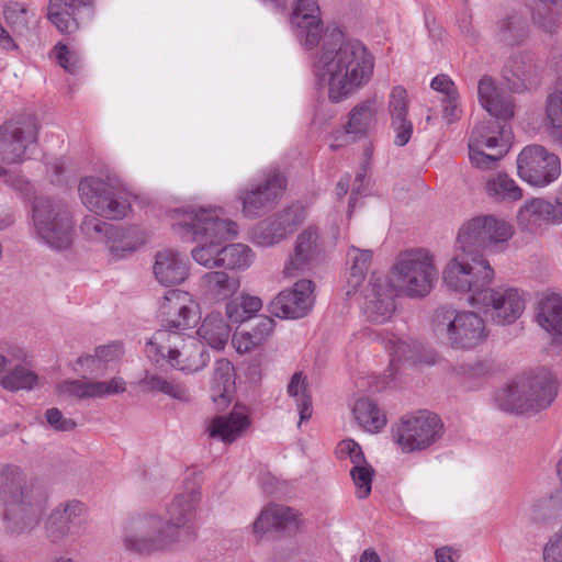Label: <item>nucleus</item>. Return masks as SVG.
Listing matches in <instances>:
<instances>
[{
  "instance_id": "obj_16",
  "label": "nucleus",
  "mask_w": 562,
  "mask_h": 562,
  "mask_svg": "<svg viewBox=\"0 0 562 562\" xmlns=\"http://www.w3.org/2000/svg\"><path fill=\"white\" fill-rule=\"evenodd\" d=\"M200 501V491L191 488L177 494L166 507L164 527L171 532L177 548L192 542L196 537L195 518Z\"/></svg>"
},
{
  "instance_id": "obj_57",
  "label": "nucleus",
  "mask_w": 562,
  "mask_h": 562,
  "mask_svg": "<svg viewBox=\"0 0 562 562\" xmlns=\"http://www.w3.org/2000/svg\"><path fill=\"white\" fill-rule=\"evenodd\" d=\"M58 64L69 74H77L80 69L79 57L61 43L55 46Z\"/></svg>"
},
{
  "instance_id": "obj_39",
  "label": "nucleus",
  "mask_w": 562,
  "mask_h": 562,
  "mask_svg": "<svg viewBox=\"0 0 562 562\" xmlns=\"http://www.w3.org/2000/svg\"><path fill=\"white\" fill-rule=\"evenodd\" d=\"M198 335L213 349L221 350L228 341L231 328L221 313H211L202 322Z\"/></svg>"
},
{
  "instance_id": "obj_3",
  "label": "nucleus",
  "mask_w": 562,
  "mask_h": 562,
  "mask_svg": "<svg viewBox=\"0 0 562 562\" xmlns=\"http://www.w3.org/2000/svg\"><path fill=\"white\" fill-rule=\"evenodd\" d=\"M169 216L176 234L198 243L191 250L192 258L205 268H220L223 243L237 236V224L223 218L220 207L173 209Z\"/></svg>"
},
{
  "instance_id": "obj_21",
  "label": "nucleus",
  "mask_w": 562,
  "mask_h": 562,
  "mask_svg": "<svg viewBox=\"0 0 562 562\" xmlns=\"http://www.w3.org/2000/svg\"><path fill=\"white\" fill-rule=\"evenodd\" d=\"M195 303L190 293L181 290H169L159 302L158 315L161 328L170 334H182L195 323Z\"/></svg>"
},
{
  "instance_id": "obj_46",
  "label": "nucleus",
  "mask_w": 562,
  "mask_h": 562,
  "mask_svg": "<svg viewBox=\"0 0 562 562\" xmlns=\"http://www.w3.org/2000/svg\"><path fill=\"white\" fill-rule=\"evenodd\" d=\"M218 260L220 267L244 270L251 265L254 252L245 244H231L222 247V257Z\"/></svg>"
},
{
  "instance_id": "obj_30",
  "label": "nucleus",
  "mask_w": 562,
  "mask_h": 562,
  "mask_svg": "<svg viewBox=\"0 0 562 562\" xmlns=\"http://www.w3.org/2000/svg\"><path fill=\"white\" fill-rule=\"evenodd\" d=\"M234 389L235 371L232 362L227 359L215 361L211 379V398L217 409H224L229 405Z\"/></svg>"
},
{
  "instance_id": "obj_9",
  "label": "nucleus",
  "mask_w": 562,
  "mask_h": 562,
  "mask_svg": "<svg viewBox=\"0 0 562 562\" xmlns=\"http://www.w3.org/2000/svg\"><path fill=\"white\" fill-rule=\"evenodd\" d=\"M514 235L513 226L491 215L476 216L461 226L457 236V251L484 259L483 251L494 250Z\"/></svg>"
},
{
  "instance_id": "obj_14",
  "label": "nucleus",
  "mask_w": 562,
  "mask_h": 562,
  "mask_svg": "<svg viewBox=\"0 0 562 562\" xmlns=\"http://www.w3.org/2000/svg\"><path fill=\"white\" fill-rule=\"evenodd\" d=\"M78 191L82 203L105 218L121 220L130 210L126 192L111 181L86 177L80 181Z\"/></svg>"
},
{
  "instance_id": "obj_29",
  "label": "nucleus",
  "mask_w": 562,
  "mask_h": 562,
  "mask_svg": "<svg viewBox=\"0 0 562 562\" xmlns=\"http://www.w3.org/2000/svg\"><path fill=\"white\" fill-rule=\"evenodd\" d=\"M256 533L274 530L291 535L299 529L296 513L283 505H270L265 508L254 522Z\"/></svg>"
},
{
  "instance_id": "obj_59",
  "label": "nucleus",
  "mask_w": 562,
  "mask_h": 562,
  "mask_svg": "<svg viewBox=\"0 0 562 562\" xmlns=\"http://www.w3.org/2000/svg\"><path fill=\"white\" fill-rule=\"evenodd\" d=\"M495 154H485L483 148L469 149L470 160L473 166L480 169H492L496 162L506 154H501L499 149H495Z\"/></svg>"
},
{
  "instance_id": "obj_10",
  "label": "nucleus",
  "mask_w": 562,
  "mask_h": 562,
  "mask_svg": "<svg viewBox=\"0 0 562 562\" xmlns=\"http://www.w3.org/2000/svg\"><path fill=\"white\" fill-rule=\"evenodd\" d=\"M121 539L126 551L139 555L168 552L177 548L171 532L164 527V517L156 514L128 519Z\"/></svg>"
},
{
  "instance_id": "obj_43",
  "label": "nucleus",
  "mask_w": 562,
  "mask_h": 562,
  "mask_svg": "<svg viewBox=\"0 0 562 562\" xmlns=\"http://www.w3.org/2000/svg\"><path fill=\"white\" fill-rule=\"evenodd\" d=\"M486 192L496 201L516 202L522 198V190L505 172L493 175L487 180Z\"/></svg>"
},
{
  "instance_id": "obj_28",
  "label": "nucleus",
  "mask_w": 562,
  "mask_h": 562,
  "mask_svg": "<svg viewBox=\"0 0 562 562\" xmlns=\"http://www.w3.org/2000/svg\"><path fill=\"white\" fill-rule=\"evenodd\" d=\"M153 272L161 285H176L188 278L189 266L181 254L168 249L156 254Z\"/></svg>"
},
{
  "instance_id": "obj_17",
  "label": "nucleus",
  "mask_w": 562,
  "mask_h": 562,
  "mask_svg": "<svg viewBox=\"0 0 562 562\" xmlns=\"http://www.w3.org/2000/svg\"><path fill=\"white\" fill-rule=\"evenodd\" d=\"M517 172L527 183L542 188L560 177V158L541 145H529L517 157Z\"/></svg>"
},
{
  "instance_id": "obj_7",
  "label": "nucleus",
  "mask_w": 562,
  "mask_h": 562,
  "mask_svg": "<svg viewBox=\"0 0 562 562\" xmlns=\"http://www.w3.org/2000/svg\"><path fill=\"white\" fill-rule=\"evenodd\" d=\"M432 331L453 349L471 350L484 344L488 331L484 319L471 311L441 306L432 317Z\"/></svg>"
},
{
  "instance_id": "obj_54",
  "label": "nucleus",
  "mask_w": 562,
  "mask_h": 562,
  "mask_svg": "<svg viewBox=\"0 0 562 562\" xmlns=\"http://www.w3.org/2000/svg\"><path fill=\"white\" fill-rule=\"evenodd\" d=\"M348 257L352 261L350 267L351 282H353V285L357 286L360 282L363 281L366 277L372 260V251L360 250L356 247H352L348 251Z\"/></svg>"
},
{
  "instance_id": "obj_52",
  "label": "nucleus",
  "mask_w": 562,
  "mask_h": 562,
  "mask_svg": "<svg viewBox=\"0 0 562 562\" xmlns=\"http://www.w3.org/2000/svg\"><path fill=\"white\" fill-rule=\"evenodd\" d=\"M3 15L13 32L24 34L29 30V11L23 4L14 1L7 3Z\"/></svg>"
},
{
  "instance_id": "obj_50",
  "label": "nucleus",
  "mask_w": 562,
  "mask_h": 562,
  "mask_svg": "<svg viewBox=\"0 0 562 562\" xmlns=\"http://www.w3.org/2000/svg\"><path fill=\"white\" fill-rule=\"evenodd\" d=\"M116 231L120 234H109L105 245L109 247L113 257L120 259L125 257L127 254L135 251L137 248V240L132 236V232L130 229L116 226Z\"/></svg>"
},
{
  "instance_id": "obj_19",
  "label": "nucleus",
  "mask_w": 562,
  "mask_h": 562,
  "mask_svg": "<svg viewBox=\"0 0 562 562\" xmlns=\"http://www.w3.org/2000/svg\"><path fill=\"white\" fill-rule=\"evenodd\" d=\"M87 519V508L78 499H69L54 507L44 520L46 538L54 544L68 536L81 533Z\"/></svg>"
},
{
  "instance_id": "obj_64",
  "label": "nucleus",
  "mask_w": 562,
  "mask_h": 562,
  "mask_svg": "<svg viewBox=\"0 0 562 562\" xmlns=\"http://www.w3.org/2000/svg\"><path fill=\"white\" fill-rule=\"evenodd\" d=\"M443 104V117L448 123H452L459 119V93L458 91L449 97H445L442 100Z\"/></svg>"
},
{
  "instance_id": "obj_58",
  "label": "nucleus",
  "mask_w": 562,
  "mask_h": 562,
  "mask_svg": "<svg viewBox=\"0 0 562 562\" xmlns=\"http://www.w3.org/2000/svg\"><path fill=\"white\" fill-rule=\"evenodd\" d=\"M45 418L49 427L56 431H71L77 427V423L71 418H66L57 407L48 408Z\"/></svg>"
},
{
  "instance_id": "obj_62",
  "label": "nucleus",
  "mask_w": 562,
  "mask_h": 562,
  "mask_svg": "<svg viewBox=\"0 0 562 562\" xmlns=\"http://www.w3.org/2000/svg\"><path fill=\"white\" fill-rule=\"evenodd\" d=\"M23 358V349L15 345L0 347V374L8 368V363Z\"/></svg>"
},
{
  "instance_id": "obj_15",
  "label": "nucleus",
  "mask_w": 562,
  "mask_h": 562,
  "mask_svg": "<svg viewBox=\"0 0 562 562\" xmlns=\"http://www.w3.org/2000/svg\"><path fill=\"white\" fill-rule=\"evenodd\" d=\"M286 178L277 169L269 170L263 177L237 192L244 216L257 218L266 214L278 203L286 189Z\"/></svg>"
},
{
  "instance_id": "obj_45",
  "label": "nucleus",
  "mask_w": 562,
  "mask_h": 562,
  "mask_svg": "<svg viewBox=\"0 0 562 562\" xmlns=\"http://www.w3.org/2000/svg\"><path fill=\"white\" fill-rule=\"evenodd\" d=\"M262 307L258 296L243 294L226 304V315L234 324H240L251 318Z\"/></svg>"
},
{
  "instance_id": "obj_37",
  "label": "nucleus",
  "mask_w": 562,
  "mask_h": 562,
  "mask_svg": "<svg viewBox=\"0 0 562 562\" xmlns=\"http://www.w3.org/2000/svg\"><path fill=\"white\" fill-rule=\"evenodd\" d=\"M239 285L238 278L232 277L224 271H210L201 278V286L205 294L217 301L231 297L238 290Z\"/></svg>"
},
{
  "instance_id": "obj_20",
  "label": "nucleus",
  "mask_w": 562,
  "mask_h": 562,
  "mask_svg": "<svg viewBox=\"0 0 562 562\" xmlns=\"http://www.w3.org/2000/svg\"><path fill=\"white\" fill-rule=\"evenodd\" d=\"M477 299L475 307L484 308L485 313H490L491 319L498 325L513 324L525 310V301L514 288L492 289L488 285Z\"/></svg>"
},
{
  "instance_id": "obj_6",
  "label": "nucleus",
  "mask_w": 562,
  "mask_h": 562,
  "mask_svg": "<svg viewBox=\"0 0 562 562\" xmlns=\"http://www.w3.org/2000/svg\"><path fill=\"white\" fill-rule=\"evenodd\" d=\"M437 277L431 254L425 249H411L397 256L389 282L397 294L415 299L429 294Z\"/></svg>"
},
{
  "instance_id": "obj_33",
  "label": "nucleus",
  "mask_w": 562,
  "mask_h": 562,
  "mask_svg": "<svg viewBox=\"0 0 562 562\" xmlns=\"http://www.w3.org/2000/svg\"><path fill=\"white\" fill-rule=\"evenodd\" d=\"M529 35V25L524 14L513 11L497 20L495 25L496 40L506 46L522 44Z\"/></svg>"
},
{
  "instance_id": "obj_55",
  "label": "nucleus",
  "mask_w": 562,
  "mask_h": 562,
  "mask_svg": "<svg viewBox=\"0 0 562 562\" xmlns=\"http://www.w3.org/2000/svg\"><path fill=\"white\" fill-rule=\"evenodd\" d=\"M373 475L374 470L367 461L366 463L353 465L350 470V476L356 485L359 498H367L370 495Z\"/></svg>"
},
{
  "instance_id": "obj_5",
  "label": "nucleus",
  "mask_w": 562,
  "mask_h": 562,
  "mask_svg": "<svg viewBox=\"0 0 562 562\" xmlns=\"http://www.w3.org/2000/svg\"><path fill=\"white\" fill-rule=\"evenodd\" d=\"M558 395V381L548 369L541 368L498 395L502 409L510 413H538L548 408Z\"/></svg>"
},
{
  "instance_id": "obj_63",
  "label": "nucleus",
  "mask_w": 562,
  "mask_h": 562,
  "mask_svg": "<svg viewBox=\"0 0 562 562\" xmlns=\"http://www.w3.org/2000/svg\"><path fill=\"white\" fill-rule=\"evenodd\" d=\"M391 127L395 133L394 144L400 147L405 146L412 137L413 123L411 121L391 122Z\"/></svg>"
},
{
  "instance_id": "obj_25",
  "label": "nucleus",
  "mask_w": 562,
  "mask_h": 562,
  "mask_svg": "<svg viewBox=\"0 0 562 562\" xmlns=\"http://www.w3.org/2000/svg\"><path fill=\"white\" fill-rule=\"evenodd\" d=\"M518 227L531 234H538L550 225L562 223V207L543 198L526 200L517 212Z\"/></svg>"
},
{
  "instance_id": "obj_24",
  "label": "nucleus",
  "mask_w": 562,
  "mask_h": 562,
  "mask_svg": "<svg viewBox=\"0 0 562 562\" xmlns=\"http://www.w3.org/2000/svg\"><path fill=\"white\" fill-rule=\"evenodd\" d=\"M314 283L302 279L293 288L280 292L270 303V312L279 318H301L308 314L314 304Z\"/></svg>"
},
{
  "instance_id": "obj_4",
  "label": "nucleus",
  "mask_w": 562,
  "mask_h": 562,
  "mask_svg": "<svg viewBox=\"0 0 562 562\" xmlns=\"http://www.w3.org/2000/svg\"><path fill=\"white\" fill-rule=\"evenodd\" d=\"M480 104L494 119L477 123L469 138V149H499L507 154L510 145V128L506 121L514 116V101L510 95L502 92L494 79L483 76L477 86Z\"/></svg>"
},
{
  "instance_id": "obj_47",
  "label": "nucleus",
  "mask_w": 562,
  "mask_h": 562,
  "mask_svg": "<svg viewBox=\"0 0 562 562\" xmlns=\"http://www.w3.org/2000/svg\"><path fill=\"white\" fill-rule=\"evenodd\" d=\"M374 112V101L372 100L356 105L349 114L346 132L356 135L364 134L372 122Z\"/></svg>"
},
{
  "instance_id": "obj_23",
  "label": "nucleus",
  "mask_w": 562,
  "mask_h": 562,
  "mask_svg": "<svg viewBox=\"0 0 562 562\" xmlns=\"http://www.w3.org/2000/svg\"><path fill=\"white\" fill-rule=\"evenodd\" d=\"M398 295L384 276L373 273L366 289L362 311L371 323L383 324L395 312V296Z\"/></svg>"
},
{
  "instance_id": "obj_2",
  "label": "nucleus",
  "mask_w": 562,
  "mask_h": 562,
  "mask_svg": "<svg viewBox=\"0 0 562 562\" xmlns=\"http://www.w3.org/2000/svg\"><path fill=\"white\" fill-rule=\"evenodd\" d=\"M48 490L36 477L15 464L0 465V503L5 530L11 535L33 531L48 504Z\"/></svg>"
},
{
  "instance_id": "obj_13",
  "label": "nucleus",
  "mask_w": 562,
  "mask_h": 562,
  "mask_svg": "<svg viewBox=\"0 0 562 562\" xmlns=\"http://www.w3.org/2000/svg\"><path fill=\"white\" fill-rule=\"evenodd\" d=\"M442 434L443 424L440 417L428 411L404 416L392 427L393 440L404 453L428 449Z\"/></svg>"
},
{
  "instance_id": "obj_27",
  "label": "nucleus",
  "mask_w": 562,
  "mask_h": 562,
  "mask_svg": "<svg viewBox=\"0 0 562 562\" xmlns=\"http://www.w3.org/2000/svg\"><path fill=\"white\" fill-rule=\"evenodd\" d=\"M321 250L318 231L307 227L296 238L293 255L284 268L285 273L294 276L299 271H304L317 260Z\"/></svg>"
},
{
  "instance_id": "obj_18",
  "label": "nucleus",
  "mask_w": 562,
  "mask_h": 562,
  "mask_svg": "<svg viewBox=\"0 0 562 562\" xmlns=\"http://www.w3.org/2000/svg\"><path fill=\"white\" fill-rule=\"evenodd\" d=\"M38 127L31 115L5 121L0 125V159L16 164L25 159L30 145L37 139Z\"/></svg>"
},
{
  "instance_id": "obj_41",
  "label": "nucleus",
  "mask_w": 562,
  "mask_h": 562,
  "mask_svg": "<svg viewBox=\"0 0 562 562\" xmlns=\"http://www.w3.org/2000/svg\"><path fill=\"white\" fill-rule=\"evenodd\" d=\"M562 14L560 0H535L531 5L533 24L547 33H554Z\"/></svg>"
},
{
  "instance_id": "obj_22",
  "label": "nucleus",
  "mask_w": 562,
  "mask_h": 562,
  "mask_svg": "<svg viewBox=\"0 0 562 562\" xmlns=\"http://www.w3.org/2000/svg\"><path fill=\"white\" fill-rule=\"evenodd\" d=\"M541 65L529 52L510 56L502 70V76L510 91L522 93L536 89L541 81Z\"/></svg>"
},
{
  "instance_id": "obj_61",
  "label": "nucleus",
  "mask_w": 562,
  "mask_h": 562,
  "mask_svg": "<svg viewBox=\"0 0 562 562\" xmlns=\"http://www.w3.org/2000/svg\"><path fill=\"white\" fill-rule=\"evenodd\" d=\"M544 562H562V525L543 548Z\"/></svg>"
},
{
  "instance_id": "obj_53",
  "label": "nucleus",
  "mask_w": 562,
  "mask_h": 562,
  "mask_svg": "<svg viewBox=\"0 0 562 562\" xmlns=\"http://www.w3.org/2000/svg\"><path fill=\"white\" fill-rule=\"evenodd\" d=\"M284 237L277 228L272 218L261 221L252 231V240L261 247H270L279 244Z\"/></svg>"
},
{
  "instance_id": "obj_44",
  "label": "nucleus",
  "mask_w": 562,
  "mask_h": 562,
  "mask_svg": "<svg viewBox=\"0 0 562 562\" xmlns=\"http://www.w3.org/2000/svg\"><path fill=\"white\" fill-rule=\"evenodd\" d=\"M307 380L302 372H295L290 383L288 384L286 392L291 397L295 398L296 407L300 414L299 426L302 422L308 420L312 417V397L307 392Z\"/></svg>"
},
{
  "instance_id": "obj_36",
  "label": "nucleus",
  "mask_w": 562,
  "mask_h": 562,
  "mask_svg": "<svg viewBox=\"0 0 562 562\" xmlns=\"http://www.w3.org/2000/svg\"><path fill=\"white\" fill-rule=\"evenodd\" d=\"M27 355L23 350V358L8 363V368L0 379L4 390L14 392L19 390H32L38 380L37 374L26 366Z\"/></svg>"
},
{
  "instance_id": "obj_8",
  "label": "nucleus",
  "mask_w": 562,
  "mask_h": 562,
  "mask_svg": "<svg viewBox=\"0 0 562 562\" xmlns=\"http://www.w3.org/2000/svg\"><path fill=\"white\" fill-rule=\"evenodd\" d=\"M148 353L161 357L167 355L168 362L177 370L193 373L202 370L210 361L204 344L192 336L170 334V330L158 329L147 342Z\"/></svg>"
},
{
  "instance_id": "obj_11",
  "label": "nucleus",
  "mask_w": 562,
  "mask_h": 562,
  "mask_svg": "<svg viewBox=\"0 0 562 562\" xmlns=\"http://www.w3.org/2000/svg\"><path fill=\"white\" fill-rule=\"evenodd\" d=\"M32 221L40 240L53 249H67L72 244L74 222L68 210L48 198L33 202Z\"/></svg>"
},
{
  "instance_id": "obj_40",
  "label": "nucleus",
  "mask_w": 562,
  "mask_h": 562,
  "mask_svg": "<svg viewBox=\"0 0 562 562\" xmlns=\"http://www.w3.org/2000/svg\"><path fill=\"white\" fill-rule=\"evenodd\" d=\"M358 424L370 432H378L386 425V416L370 397H361L353 405Z\"/></svg>"
},
{
  "instance_id": "obj_60",
  "label": "nucleus",
  "mask_w": 562,
  "mask_h": 562,
  "mask_svg": "<svg viewBox=\"0 0 562 562\" xmlns=\"http://www.w3.org/2000/svg\"><path fill=\"white\" fill-rule=\"evenodd\" d=\"M385 348L390 352V367L394 368L397 362L408 360L409 345L397 337H393L385 342Z\"/></svg>"
},
{
  "instance_id": "obj_12",
  "label": "nucleus",
  "mask_w": 562,
  "mask_h": 562,
  "mask_svg": "<svg viewBox=\"0 0 562 562\" xmlns=\"http://www.w3.org/2000/svg\"><path fill=\"white\" fill-rule=\"evenodd\" d=\"M494 278V271L486 259H476L457 251L443 271L446 285L456 292L468 293L472 306L479 302Z\"/></svg>"
},
{
  "instance_id": "obj_56",
  "label": "nucleus",
  "mask_w": 562,
  "mask_h": 562,
  "mask_svg": "<svg viewBox=\"0 0 562 562\" xmlns=\"http://www.w3.org/2000/svg\"><path fill=\"white\" fill-rule=\"evenodd\" d=\"M339 459L349 458L353 465L366 463L364 453L360 445L353 439H346L339 442L337 447Z\"/></svg>"
},
{
  "instance_id": "obj_32",
  "label": "nucleus",
  "mask_w": 562,
  "mask_h": 562,
  "mask_svg": "<svg viewBox=\"0 0 562 562\" xmlns=\"http://www.w3.org/2000/svg\"><path fill=\"white\" fill-rule=\"evenodd\" d=\"M537 322L552 336L553 344H562V297L560 295L551 294L539 302Z\"/></svg>"
},
{
  "instance_id": "obj_26",
  "label": "nucleus",
  "mask_w": 562,
  "mask_h": 562,
  "mask_svg": "<svg viewBox=\"0 0 562 562\" xmlns=\"http://www.w3.org/2000/svg\"><path fill=\"white\" fill-rule=\"evenodd\" d=\"M126 391V383L122 378H112L109 381L93 380H65L57 385L59 396L76 398L77 401L100 398L121 394Z\"/></svg>"
},
{
  "instance_id": "obj_38",
  "label": "nucleus",
  "mask_w": 562,
  "mask_h": 562,
  "mask_svg": "<svg viewBox=\"0 0 562 562\" xmlns=\"http://www.w3.org/2000/svg\"><path fill=\"white\" fill-rule=\"evenodd\" d=\"M248 425V418L240 414L216 416L209 426V432L212 438H220L225 443H231L241 436Z\"/></svg>"
},
{
  "instance_id": "obj_42",
  "label": "nucleus",
  "mask_w": 562,
  "mask_h": 562,
  "mask_svg": "<svg viewBox=\"0 0 562 562\" xmlns=\"http://www.w3.org/2000/svg\"><path fill=\"white\" fill-rule=\"evenodd\" d=\"M139 385L150 393H162L186 403L191 401V394L184 384L155 373L146 372L139 381Z\"/></svg>"
},
{
  "instance_id": "obj_48",
  "label": "nucleus",
  "mask_w": 562,
  "mask_h": 562,
  "mask_svg": "<svg viewBox=\"0 0 562 562\" xmlns=\"http://www.w3.org/2000/svg\"><path fill=\"white\" fill-rule=\"evenodd\" d=\"M80 229L87 238L104 244L106 243L108 235L111 234V232L113 235L120 234L116 231L115 225L102 221L97 216V214L87 215L81 222Z\"/></svg>"
},
{
  "instance_id": "obj_1",
  "label": "nucleus",
  "mask_w": 562,
  "mask_h": 562,
  "mask_svg": "<svg viewBox=\"0 0 562 562\" xmlns=\"http://www.w3.org/2000/svg\"><path fill=\"white\" fill-rule=\"evenodd\" d=\"M291 24L306 48L322 41L312 68L317 82L327 86L331 102H340L369 83L375 65L373 54L361 41L346 40L338 29L323 34L317 0H295Z\"/></svg>"
},
{
  "instance_id": "obj_51",
  "label": "nucleus",
  "mask_w": 562,
  "mask_h": 562,
  "mask_svg": "<svg viewBox=\"0 0 562 562\" xmlns=\"http://www.w3.org/2000/svg\"><path fill=\"white\" fill-rule=\"evenodd\" d=\"M391 122L411 121L408 119L407 91L402 86L392 89L387 103Z\"/></svg>"
},
{
  "instance_id": "obj_49",
  "label": "nucleus",
  "mask_w": 562,
  "mask_h": 562,
  "mask_svg": "<svg viewBox=\"0 0 562 562\" xmlns=\"http://www.w3.org/2000/svg\"><path fill=\"white\" fill-rule=\"evenodd\" d=\"M305 210L300 205H291L278 212L272 221L277 228L285 238L288 234L293 233L296 227L305 220Z\"/></svg>"
},
{
  "instance_id": "obj_31",
  "label": "nucleus",
  "mask_w": 562,
  "mask_h": 562,
  "mask_svg": "<svg viewBox=\"0 0 562 562\" xmlns=\"http://www.w3.org/2000/svg\"><path fill=\"white\" fill-rule=\"evenodd\" d=\"M542 127L549 139L562 148V77L546 98Z\"/></svg>"
},
{
  "instance_id": "obj_35",
  "label": "nucleus",
  "mask_w": 562,
  "mask_h": 562,
  "mask_svg": "<svg viewBox=\"0 0 562 562\" xmlns=\"http://www.w3.org/2000/svg\"><path fill=\"white\" fill-rule=\"evenodd\" d=\"M273 328V318L263 315L259 316L250 330H241L234 334L233 344L237 352L246 353L261 346L272 334Z\"/></svg>"
},
{
  "instance_id": "obj_34",
  "label": "nucleus",
  "mask_w": 562,
  "mask_h": 562,
  "mask_svg": "<svg viewBox=\"0 0 562 562\" xmlns=\"http://www.w3.org/2000/svg\"><path fill=\"white\" fill-rule=\"evenodd\" d=\"M93 0H50L48 5V19L61 33H72L79 24L76 19V10L80 7L92 5Z\"/></svg>"
}]
</instances>
